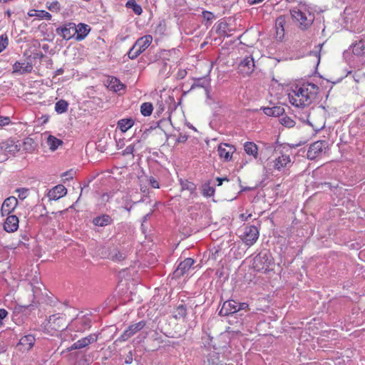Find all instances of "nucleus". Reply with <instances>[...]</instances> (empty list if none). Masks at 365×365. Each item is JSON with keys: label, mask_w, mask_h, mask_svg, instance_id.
<instances>
[{"label": "nucleus", "mask_w": 365, "mask_h": 365, "mask_svg": "<svg viewBox=\"0 0 365 365\" xmlns=\"http://www.w3.org/2000/svg\"><path fill=\"white\" fill-rule=\"evenodd\" d=\"M210 86V80L206 77L199 78L194 81V83L190 87V90H192L195 88H206Z\"/></svg>", "instance_id": "34"}, {"label": "nucleus", "mask_w": 365, "mask_h": 365, "mask_svg": "<svg viewBox=\"0 0 365 365\" xmlns=\"http://www.w3.org/2000/svg\"><path fill=\"white\" fill-rule=\"evenodd\" d=\"M68 103L63 99L58 101L55 104V111L58 114H62L66 113L68 110Z\"/></svg>", "instance_id": "36"}, {"label": "nucleus", "mask_w": 365, "mask_h": 365, "mask_svg": "<svg viewBox=\"0 0 365 365\" xmlns=\"http://www.w3.org/2000/svg\"><path fill=\"white\" fill-rule=\"evenodd\" d=\"M261 110L268 116L279 117L284 113V108L282 106L262 107Z\"/></svg>", "instance_id": "25"}, {"label": "nucleus", "mask_w": 365, "mask_h": 365, "mask_svg": "<svg viewBox=\"0 0 365 365\" xmlns=\"http://www.w3.org/2000/svg\"><path fill=\"white\" fill-rule=\"evenodd\" d=\"M17 191L19 192V197L21 199H24L26 197V195L28 190L25 189V188H22V189H18Z\"/></svg>", "instance_id": "57"}, {"label": "nucleus", "mask_w": 365, "mask_h": 365, "mask_svg": "<svg viewBox=\"0 0 365 365\" xmlns=\"http://www.w3.org/2000/svg\"><path fill=\"white\" fill-rule=\"evenodd\" d=\"M73 205H71L68 209H65V210H61V211L56 212H52V214H53V215H57V214L63 215V214H64L65 212H67V210H68V209H70V208H73Z\"/></svg>", "instance_id": "60"}, {"label": "nucleus", "mask_w": 365, "mask_h": 365, "mask_svg": "<svg viewBox=\"0 0 365 365\" xmlns=\"http://www.w3.org/2000/svg\"><path fill=\"white\" fill-rule=\"evenodd\" d=\"M146 180L148 181L149 185L153 188H159V182L157 179L153 176H145Z\"/></svg>", "instance_id": "49"}, {"label": "nucleus", "mask_w": 365, "mask_h": 365, "mask_svg": "<svg viewBox=\"0 0 365 365\" xmlns=\"http://www.w3.org/2000/svg\"><path fill=\"white\" fill-rule=\"evenodd\" d=\"M140 140H137L136 143H133V145H128L124 150H123L122 155H127L130 154H133L134 152V148L136 145L137 143H139Z\"/></svg>", "instance_id": "51"}, {"label": "nucleus", "mask_w": 365, "mask_h": 365, "mask_svg": "<svg viewBox=\"0 0 365 365\" xmlns=\"http://www.w3.org/2000/svg\"><path fill=\"white\" fill-rule=\"evenodd\" d=\"M153 212V211L151 210L148 214H146L145 215L143 216V217L142 219V224H141V227H142L143 230H144V227H145L144 223L146 222L150 219Z\"/></svg>", "instance_id": "53"}, {"label": "nucleus", "mask_w": 365, "mask_h": 365, "mask_svg": "<svg viewBox=\"0 0 365 365\" xmlns=\"http://www.w3.org/2000/svg\"><path fill=\"white\" fill-rule=\"evenodd\" d=\"M21 144L16 138H10L0 143V150L14 155L20 150Z\"/></svg>", "instance_id": "7"}, {"label": "nucleus", "mask_w": 365, "mask_h": 365, "mask_svg": "<svg viewBox=\"0 0 365 365\" xmlns=\"http://www.w3.org/2000/svg\"><path fill=\"white\" fill-rule=\"evenodd\" d=\"M10 122L9 117L0 116V126L9 125Z\"/></svg>", "instance_id": "54"}, {"label": "nucleus", "mask_w": 365, "mask_h": 365, "mask_svg": "<svg viewBox=\"0 0 365 365\" xmlns=\"http://www.w3.org/2000/svg\"><path fill=\"white\" fill-rule=\"evenodd\" d=\"M215 180L217 182V186H220L222 185L223 179L222 178L217 177L216 178Z\"/></svg>", "instance_id": "64"}, {"label": "nucleus", "mask_w": 365, "mask_h": 365, "mask_svg": "<svg viewBox=\"0 0 365 365\" xmlns=\"http://www.w3.org/2000/svg\"><path fill=\"white\" fill-rule=\"evenodd\" d=\"M107 88L115 93L125 89V86L116 77H111L107 81Z\"/></svg>", "instance_id": "23"}, {"label": "nucleus", "mask_w": 365, "mask_h": 365, "mask_svg": "<svg viewBox=\"0 0 365 365\" xmlns=\"http://www.w3.org/2000/svg\"><path fill=\"white\" fill-rule=\"evenodd\" d=\"M76 40L82 41L88 34L89 31H91V28L87 24L80 23L77 26L76 25Z\"/></svg>", "instance_id": "24"}, {"label": "nucleus", "mask_w": 365, "mask_h": 365, "mask_svg": "<svg viewBox=\"0 0 365 365\" xmlns=\"http://www.w3.org/2000/svg\"><path fill=\"white\" fill-rule=\"evenodd\" d=\"M127 9H132L133 13L138 16H140L143 13V9L140 5L138 4L135 0H128L125 4Z\"/></svg>", "instance_id": "33"}, {"label": "nucleus", "mask_w": 365, "mask_h": 365, "mask_svg": "<svg viewBox=\"0 0 365 365\" xmlns=\"http://www.w3.org/2000/svg\"><path fill=\"white\" fill-rule=\"evenodd\" d=\"M253 269L259 272H269L273 270L274 267V258L269 250L264 249L261 250L253 259Z\"/></svg>", "instance_id": "2"}, {"label": "nucleus", "mask_w": 365, "mask_h": 365, "mask_svg": "<svg viewBox=\"0 0 365 365\" xmlns=\"http://www.w3.org/2000/svg\"><path fill=\"white\" fill-rule=\"evenodd\" d=\"M31 305H19L17 304L14 307L12 314V320L16 324H19L21 323V318L24 315H26L28 314L29 308Z\"/></svg>", "instance_id": "20"}, {"label": "nucleus", "mask_w": 365, "mask_h": 365, "mask_svg": "<svg viewBox=\"0 0 365 365\" xmlns=\"http://www.w3.org/2000/svg\"><path fill=\"white\" fill-rule=\"evenodd\" d=\"M215 275L218 277V278H221L224 276V270L222 268L221 269H217L216 272H215Z\"/></svg>", "instance_id": "58"}, {"label": "nucleus", "mask_w": 365, "mask_h": 365, "mask_svg": "<svg viewBox=\"0 0 365 365\" xmlns=\"http://www.w3.org/2000/svg\"><path fill=\"white\" fill-rule=\"evenodd\" d=\"M290 163V158L288 155H282L277 158L274 161V168L276 170H280L282 168Z\"/></svg>", "instance_id": "32"}, {"label": "nucleus", "mask_w": 365, "mask_h": 365, "mask_svg": "<svg viewBox=\"0 0 365 365\" xmlns=\"http://www.w3.org/2000/svg\"><path fill=\"white\" fill-rule=\"evenodd\" d=\"M153 110V104L150 102H145L141 104L140 106V113L145 116H150Z\"/></svg>", "instance_id": "40"}, {"label": "nucleus", "mask_w": 365, "mask_h": 365, "mask_svg": "<svg viewBox=\"0 0 365 365\" xmlns=\"http://www.w3.org/2000/svg\"><path fill=\"white\" fill-rule=\"evenodd\" d=\"M319 87L313 83H305L297 88L294 96H289L290 103L296 107H304L311 104L319 93Z\"/></svg>", "instance_id": "1"}, {"label": "nucleus", "mask_w": 365, "mask_h": 365, "mask_svg": "<svg viewBox=\"0 0 365 365\" xmlns=\"http://www.w3.org/2000/svg\"><path fill=\"white\" fill-rule=\"evenodd\" d=\"M244 150L247 155H252L255 158L258 155V147L253 142H246L244 145Z\"/></svg>", "instance_id": "30"}, {"label": "nucleus", "mask_w": 365, "mask_h": 365, "mask_svg": "<svg viewBox=\"0 0 365 365\" xmlns=\"http://www.w3.org/2000/svg\"><path fill=\"white\" fill-rule=\"evenodd\" d=\"M18 205V200L11 196L6 198L1 207V213L2 216L9 215L13 212Z\"/></svg>", "instance_id": "16"}, {"label": "nucleus", "mask_w": 365, "mask_h": 365, "mask_svg": "<svg viewBox=\"0 0 365 365\" xmlns=\"http://www.w3.org/2000/svg\"><path fill=\"white\" fill-rule=\"evenodd\" d=\"M202 16L203 19L206 21V25H207V24L210 25L212 23V21L215 18V15L213 14V13L211 11H203L202 12Z\"/></svg>", "instance_id": "44"}, {"label": "nucleus", "mask_w": 365, "mask_h": 365, "mask_svg": "<svg viewBox=\"0 0 365 365\" xmlns=\"http://www.w3.org/2000/svg\"><path fill=\"white\" fill-rule=\"evenodd\" d=\"M129 354H130V356H128L126 359H125V363L126 364H130L132 362V360H133L131 352H130Z\"/></svg>", "instance_id": "63"}, {"label": "nucleus", "mask_w": 365, "mask_h": 365, "mask_svg": "<svg viewBox=\"0 0 365 365\" xmlns=\"http://www.w3.org/2000/svg\"><path fill=\"white\" fill-rule=\"evenodd\" d=\"M187 306L185 304H180L176 307V310L173 314L175 319L185 318L187 316Z\"/></svg>", "instance_id": "35"}, {"label": "nucleus", "mask_w": 365, "mask_h": 365, "mask_svg": "<svg viewBox=\"0 0 365 365\" xmlns=\"http://www.w3.org/2000/svg\"><path fill=\"white\" fill-rule=\"evenodd\" d=\"M215 192V187L210 186V183H205L202 185V195L205 197H212L214 195Z\"/></svg>", "instance_id": "42"}, {"label": "nucleus", "mask_w": 365, "mask_h": 365, "mask_svg": "<svg viewBox=\"0 0 365 365\" xmlns=\"http://www.w3.org/2000/svg\"><path fill=\"white\" fill-rule=\"evenodd\" d=\"M33 11L36 12V16L39 17L40 19H46V20H50L51 19V14L46 11L34 10Z\"/></svg>", "instance_id": "45"}, {"label": "nucleus", "mask_w": 365, "mask_h": 365, "mask_svg": "<svg viewBox=\"0 0 365 365\" xmlns=\"http://www.w3.org/2000/svg\"><path fill=\"white\" fill-rule=\"evenodd\" d=\"M35 337L33 334H27L22 336L19 342V344L24 346L25 350H30L34 345Z\"/></svg>", "instance_id": "27"}, {"label": "nucleus", "mask_w": 365, "mask_h": 365, "mask_svg": "<svg viewBox=\"0 0 365 365\" xmlns=\"http://www.w3.org/2000/svg\"><path fill=\"white\" fill-rule=\"evenodd\" d=\"M255 68V61L252 56H246L238 65L239 72L242 75H250L252 73Z\"/></svg>", "instance_id": "15"}, {"label": "nucleus", "mask_w": 365, "mask_h": 365, "mask_svg": "<svg viewBox=\"0 0 365 365\" xmlns=\"http://www.w3.org/2000/svg\"><path fill=\"white\" fill-rule=\"evenodd\" d=\"M249 309V304L247 303L229 299L223 303L219 314L220 316H229L238 314L239 316H242L244 312H247Z\"/></svg>", "instance_id": "3"}, {"label": "nucleus", "mask_w": 365, "mask_h": 365, "mask_svg": "<svg viewBox=\"0 0 365 365\" xmlns=\"http://www.w3.org/2000/svg\"><path fill=\"white\" fill-rule=\"evenodd\" d=\"M83 344L80 342L79 340H78L77 341H76L75 343H73L71 346L68 347L67 348V350L68 351H71L72 350H75V349H83L84 348L82 345Z\"/></svg>", "instance_id": "52"}, {"label": "nucleus", "mask_w": 365, "mask_h": 365, "mask_svg": "<svg viewBox=\"0 0 365 365\" xmlns=\"http://www.w3.org/2000/svg\"><path fill=\"white\" fill-rule=\"evenodd\" d=\"M259 238V230L258 228L255 225L246 226L243 235L242 236V240L247 246H252L254 245Z\"/></svg>", "instance_id": "6"}, {"label": "nucleus", "mask_w": 365, "mask_h": 365, "mask_svg": "<svg viewBox=\"0 0 365 365\" xmlns=\"http://www.w3.org/2000/svg\"><path fill=\"white\" fill-rule=\"evenodd\" d=\"M56 32L63 39L70 40L76 36V24L73 22L66 23L62 26L58 27L56 29Z\"/></svg>", "instance_id": "9"}, {"label": "nucleus", "mask_w": 365, "mask_h": 365, "mask_svg": "<svg viewBox=\"0 0 365 365\" xmlns=\"http://www.w3.org/2000/svg\"><path fill=\"white\" fill-rule=\"evenodd\" d=\"M13 73H18V74H25V73H29L31 72L33 69V66L31 63H27L26 65H25L24 63H21L19 61H16L13 66Z\"/></svg>", "instance_id": "21"}, {"label": "nucleus", "mask_w": 365, "mask_h": 365, "mask_svg": "<svg viewBox=\"0 0 365 365\" xmlns=\"http://www.w3.org/2000/svg\"><path fill=\"white\" fill-rule=\"evenodd\" d=\"M98 340V335L96 334H91L86 337L79 339L80 342L82 343L83 346L86 347L89 344L96 342Z\"/></svg>", "instance_id": "41"}, {"label": "nucleus", "mask_w": 365, "mask_h": 365, "mask_svg": "<svg viewBox=\"0 0 365 365\" xmlns=\"http://www.w3.org/2000/svg\"><path fill=\"white\" fill-rule=\"evenodd\" d=\"M235 150V147L228 143H220L217 148L220 158L225 162L231 160Z\"/></svg>", "instance_id": "14"}, {"label": "nucleus", "mask_w": 365, "mask_h": 365, "mask_svg": "<svg viewBox=\"0 0 365 365\" xmlns=\"http://www.w3.org/2000/svg\"><path fill=\"white\" fill-rule=\"evenodd\" d=\"M110 257L113 261L120 262L126 258L125 252H122L118 249H114L110 252Z\"/></svg>", "instance_id": "38"}, {"label": "nucleus", "mask_w": 365, "mask_h": 365, "mask_svg": "<svg viewBox=\"0 0 365 365\" xmlns=\"http://www.w3.org/2000/svg\"><path fill=\"white\" fill-rule=\"evenodd\" d=\"M324 185H327L330 190H333L334 188L338 187V184L333 185L331 182H324Z\"/></svg>", "instance_id": "59"}, {"label": "nucleus", "mask_w": 365, "mask_h": 365, "mask_svg": "<svg viewBox=\"0 0 365 365\" xmlns=\"http://www.w3.org/2000/svg\"><path fill=\"white\" fill-rule=\"evenodd\" d=\"M134 124V120L131 118H123L118 120L117 128H118L123 133L126 132Z\"/></svg>", "instance_id": "29"}, {"label": "nucleus", "mask_w": 365, "mask_h": 365, "mask_svg": "<svg viewBox=\"0 0 365 365\" xmlns=\"http://www.w3.org/2000/svg\"><path fill=\"white\" fill-rule=\"evenodd\" d=\"M92 324V320L89 315L77 317L72 321L71 326L74 327L77 331H84L88 329Z\"/></svg>", "instance_id": "12"}, {"label": "nucleus", "mask_w": 365, "mask_h": 365, "mask_svg": "<svg viewBox=\"0 0 365 365\" xmlns=\"http://www.w3.org/2000/svg\"><path fill=\"white\" fill-rule=\"evenodd\" d=\"M64 72V70L63 68H60L58 69H57L56 71H55V76H60V75H62Z\"/></svg>", "instance_id": "61"}, {"label": "nucleus", "mask_w": 365, "mask_h": 365, "mask_svg": "<svg viewBox=\"0 0 365 365\" xmlns=\"http://www.w3.org/2000/svg\"><path fill=\"white\" fill-rule=\"evenodd\" d=\"M136 46L135 44L132 46L131 48L128 52V58L133 60L135 59L139 55H140V53L136 49Z\"/></svg>", "instance_id": "48"}, {"label": "nucleus", "mask_w": 365, "mask_h": 365, "mask_svg": "<svg viewBox=\"0 0 365 365\" xmlns=\"http://www.w3.org/2000/svg\"><path fill=\"white\" fill-rule=\"evenodd\" d=\"M162 122V120L155 123L153 125H150L149 128L146 129L145 133L143 134V136H144L147 132H150V130L160 127V124Z\"/></svg>", "instance_id": "55"}, {"label": "nucleus", "mask_w": 365, "mask_h": 365, "mask_svg": "<svg viewBox=\"0 0 365 365\" xmlns=\"http://www.w3.org/2000/svg\"><path fill=\"white\" fill-rule=\"evenodd\" d=\"M146 324L145 320H141L138 323L130 324L123 333L118 338V341H125L133 336L135 333L143 329Z\"/></svg>", "instance_id": "10"}, {"label": "nucleus", "mask_w": 365, "mask_h": 365, "mask_svg": "<svg viewBox=\"0 0 365 365\" xmlns=\"http://www.w3.org/2000/svg\"><path fill=\"white\" fill-rule=\"evenodd\" d=\"M229 24L226 21H219L215 24V32L221 37L229 36L227 34Z\"/></svg>", "instance_id": "31"}, {"label": "nucleus", "mask_w": 365, "mask_h": 365, "mask_svg": "<svg viewBox=\"0 0 365 365\" xmlns=\"http://www.w3.org/2000/svg\"><path fill=\"white\" fill-rule=\"evenodd\" d=\"M9 317V312L5 309H0V327L4 326V320Z\"/></svg>", "instance_id": "50"}, {"label": "nucleus", "mask_w": 365, "mask_h": 365, "mask_svg": "<svg viewBox=\"0 0 365 365\" xmlns=\"http://www.w3.org/2000/svg\"><path fill=\"white\" fill-rule=\"evenodd\" d=\"M325 145L324 140H318L312 143L307 153V158L311 160H315L322 154Z\"/></svg>", "instance_id": "13"}, {"label": "nucleus", "mask_w": 365, "mask_h": 365, "mask_svg": "<svg viewBox=\"0 0 365 365\" xmlns=\"http://www.w3.org/2000/svg\"><path fill=\"white\" fill-rule=\"evenodd\" d=\"M113 223L112 217L106 213L98 215L92 219V224L96 227H105Z\"/></svg>", "instance_id": "17"}, {"label": "nucleus", "mask_w": 365, "mask_h": 365, "mask_svg": "<svg viewBox=\"0 0 365 365\" xmlns=\"http://www.w3.org/2000/svg\"><path fill=\"white\" fill-rule=\"evenodd\" d=\"M48 327L54 331H61L68 327V322L65 314H55L49 317L48 319Z\"/></svg>", "instance_id": "5"}, {"label": "nucleus", "mask_w": 365, "mask_h": 365, "mask_svg": "<svg viewBox=\"0 0 365 365\" xmlns=\"http://www.w3.org/2000/svg\"><path fill=\"white\" fill-rule=\"evenodd\" d=\"M290 14L292 19L302 30L308 29L314 21V15L313 14L309 11H302L297 8L291 9Z\"/></svg>", "instance_id": "4"}, {"label": "nucleus", "mask_w": 365, "mask_h": 365, "mask_svg": "<svg viewBox=\"0 0 365 365\" xmlns=\"http://www.w3.org/2000/svg\"><path fill=\"white\" fill-rule=\"evenodd\" d=\"M264 0H248V3L251 5L252 4H259L262 1H263Z\"/></svg>", "instance_id": "62"}, {"label": "nucleus", "mask_w": 365, "mask_h": 365, "mask_svg": "<svg viewBox=\"0 0 365 365\" xmlns=\"http://www.w3.org/2000/svg\"><path fill=\"white\" fill-rule=\"evenodd\" d=\"M195 263V260L190 257L180 262L172 274L173 279H179L186 274Z\"/></svg>", "instance_id": "11"}, {"label": "nucleus", "mask_w": 365, "mask_h": 365, "mask_svg": "<svg viewBox=\"0 0 365 365\" xmlns=\"http://www.w3.org/2000/svg\"><path fill=\"white\" fill-rule=\"evenodd\" d=\"M47 144L49 146V148L54 151L59 145L63 144V141L53 135H49L47 138Z\"/></svg>", "instance_id": "37"}, {"label": "nucleus", "mask_w": 365, "mask_h": 365, "mask_svg": "<svg viewBox=\"0 0 365 365\" xmlns=\"http://www.w3.org/2000/svg\"><path fill=\"white\" fill-rule=\"evenodd\" d=\"M38 146V144L34 141V140L30 137L26 138L22 143V148L23 150L29 153H34L36 148Z\"/></svg>", "instance_id": "28"}, {"label": "nucleus", "mask_w": 365, "mask_h": 365, "mask_svg": "<svg viewBox=\"0 0 365 365\" xmlns=\"http://www.w3.org/2000/svg\"><path fill=\"white\" fill-rule=\"evenodd\" d=\"M179 182H180V185L181 186L182 190L189 191L190 196H196L197 195V192H196L197 186L194 182H190L186 179L185 180L180 179Z\"/></svg>", "instance_id": "26"}, {"label": "nucleus", "mask_w": 365, "mask_h": 365, "mask_svg": "<svg viewBox=\"0 0 365 365\" xmlns=\"http://www.w3.org/2000/svg\"><path fill=\"white\" fill-rule=\"evenodd\" d=\"M352 53L359 58L360 61L365 63V35L360 37L358 41L352 43L349 47Z\"/></svg>", "instance_id": "8"}, {"label": "nucleus", "mask_w": 365, "mask_h": 365, "mask_svg": "<svg viewBox=\"0 0 365 365\" xmlns=\"http://www.w3.org/2000/svg\"><path fill=\"white\" fill-rule=\"evenodd\" d=\"M19 220L16 215L9 214L4 223V229L7 232H14L19 228Z\"/></svg>", "instance_id": "18"}, {"label": "nucleus", "mask_w": 365, "mask_h": 365, "mask_svg": "<svg viewBox=\"0 0 365 365\" xmlns=\"http://www.w3.org/2000/svg\"><path fill=\"white\" fill-rule=\"evenodd\" d=\"M153 38L150 35H145L143 37L139 38L135 42V46L136 49L140 53V54L145 51L149 46L151 44Z\"/></svg>", "instance_id": "22"}, {"label": "nucleus", "mask_w": 365, "mask_h": 365, "mask_svg": "<svg viewBox=\"0 0 365 365\" xmlns=\"http://www.w3.org/2000/svg\"><path fill=\"white\" fill-rule=\"evenodd\" d=\"M188 136L185 134L180 133L178 138L176 140V142L178 143H185L187 141Z\"/></svg>", "instance_id": "56"}, {"label": "nucleus", "mask_w": 365, "mask_h": 365, "mask_svg": "<svg viewBox=\"0 0 365 365\" xmlns=\"http://www.w3.org/2000/svg\"><path fill=\"white\" fill-rule=\"evenodd\" d=\"M281 123L288 128H292L294 125V121L288 116L282 117L280 120Z\"/></svg>", "instance_id": "47"}, {"label": "nucleus", "mask_w": 365, "mask_h": 365, "mask_svg": "<svg viewBox=\"0 0 365 365\" xmlns=\"http://www.w3.org/2000/svg\"><path fill=\"white\" fill-rule=\"evenodd\" d=\"M220 354L212 352L207 356V365H222V361L220 359Z\"/></svg>", "instance_id": "39"}, {"label": "nucleus", "mask_w": 365, "mask_h": 365, "mask_svg": "<svg viewBox=\"0 0 365 365\" xmlns=\"http://www.w3.org/2000/svg\"><path fill=\"white\" fill-rule=\"evenodd\" d=\"M67 189L63 185H58L51 189L48 192V197L50 200H57L66 195Z\"/></svg>", "instance_id": "19"}, {"label": "nucleus", "mask_w": 365, "mask_h": 365, "mask_svg": "<svg viewBox=\"0 0 365 365\" xmlns=\"http://www.w3.org/2000/svg\"><path fill=\"white\" fill-rule=\"evenodd\" d=\"M46 7L52 12H58L61 9L60 3L56 0L51 2L49 4L47 3Z\"/></svg>", "instance_id": "43"}, {"label": "nucleus", "mask_w": 365, "mask_h": 365, "mask_svg": "<svg viewBox=\"0 0 365 365\" xmlns=\"http://www.w3.org/2000/svg\"><path fill=\"white\" fill-rule=\"evenodd\" d=\"M9 39L6 34L0 36V53H1L8 46Z\"/></svg>", "instance_id": "46"}]
</instances>
